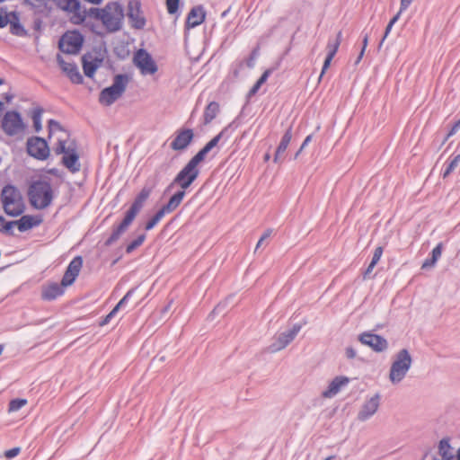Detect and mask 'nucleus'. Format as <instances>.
Instances as JSON below:
<instances>
[{"instance_id":"f257e3e1","label":"nucleus","mask_w":460,"mask_h":460,"mask_svg":"<svg viewBox=\"0 0 460 460\" xmlns=\"http://www.w3.org/2000/svg\"><path fill=\"white\" fill-rule=\"evenodd\" d=\"M151 192H152V188H150V187H144L140 190V192L135 198L131 207L127 211L123 220L116 227L113 228L111 234L106 240V242H105L106 246H110L112 243H114L120 237V235L126 232V230L128 228V226L134 221L136 216L142 209L145 202L150 196Z\"/></svg>"},{"instance_id":"f03ea898","label":"nucleus","mask_w":460,"mask_h":460,"mask_svg":"<svg viewBox=\"0 0 460 460\" xmlns=\"http://www.w3.org/2000/svg\"><path fill=\"white\" fill-rule=\"evenodd\" d=\"M57 155H63L62 164L72 173L78 172L81 169L77 145L74 140L59 139L55 147Z\"/></svg>"},{"instance_id":"7ed1b4c3","label":"nucleus","mask_w":460,"mask_h":460,"mask_svg":"<svg viewBox=\"0 0 460 460\" xmlns=\"http://www.w3.org/2000/svg\"><path fill=\"white\" fill-rule=\"evenodd\" d=\"M412 365V357L407 349H400L393 358L389 370V380L393 385L400 384Z\"/></svg>"},{"instance_id":"20e7f679","label":"nucleus","mask_w":460,"mask_h":460,"mask_svg":"<svg viewBox=\"0 0 460 460\" xmlns=\"http://www.w3.org/2000/svg\"><path fill=\"white\" fill-rule=\"evenodd\" d=\"M28 195L30 202L33 208L37 209H44L52 202V187L48 181H37L30 186Z\"/></svg>"},{"instance_id":"39448f33","label":"nucleus","mask_w":460,"mask_h":460,"mask_svg":"<svg viewBox=\"0 0 460 460\" xmlns=\"http://www.w3.org/2000/svg\"><path fill=\"white\" fill-rule=\"evenodd\" d=\"M124 20V9L117 2L108 3L102 8L100 21L109 32H115L121 29Z\"/></svg>"},{"instance_id":"423d86ee","label":"nucleus","mask_w":460,"mask_h":460,"mask_svg":"<svg viewBox=\"0 0 460 460\" xmlns=\"http://www.w3.org/2000/svg\"><path fill=\"white\" fill-rule=\"evenodd\" d=\"M3 208L6 215L18 217L24 212L25 207L20 191L12 185L4 187L1 193Z\"/></svg>"},{"instance_id":"0eeeda50","label":"nucleus","mask_w":460,"mask_h":460,"mask_svg":"<svg viewBox=\"0 0 460 460\" xmlns=\"http://www.w3.org/2000/svg\"><path fill=\"white\" fill-rule=\"evenodd\" d=\"M199 164V163L198 161H196L194 158H191L177 173L173 181L167 187L166 190H169L174 185H177L181 188L179 191H183L185 195V190L197 180L199 175V169L198 167Z\"/></svg>"},{"instance_id":"6e6552de","label":"nucleus","mask_w":460,"mask_h":460,"mask_svg":"<svg viewBox=\"0 0 460 460\" xmlns=\"http://www.w3.org/2000/svg\"><path fill=\"white\" fill-rule=\"evenodd\" d=\"M128 83V75H117L113 79L111 86L102 90L99 95V102L101 104L110 106L120 98L126 90Z\"/></svg>"},{"instance_id":"1a4fd4ad","label":"nucleus","mask_w":460,"mask_h":460,"mask_svg":"<svg viewBox=\"0 0 460 460\" xmlns=\"http://www.w3.org/2000/svg\"><path fill=\"white\" fill-rule=\"evenodd\" d=\"M1 128L8 137H22L26 132L27 124L21 113L16 111H8L3 116Z\"/></svg>"},{"instance_id":"9d476101","label":"nucleus","mask_w":460,"mask_h":460,"mask_svg":"<svg viewBox=\"0 0 460 460\" xmlns=\"http://www.w3.org/2000/svg\"><path fill=\"white\" fill-rule=\"evenodd\" d=\"M184 199L183 191L175 192L168 200V202L164 205L152 218H150L146 224L145 229L149 231L153 229L166 215L173 212L181 203Z\"/></svg>"},{"instance_id":"9b49d317","label":"nucleus","mask_w":460,"mask_h":460,"mask_svg":"<svg viewBox=\"0 0 460 460\" xmlns=\"http://www.w3.org/2000/svg\"><path fill=\"white\" fill-rule=\"evenodd\" d=\"M84 37L76 31L66 32L59 40V49L66 54H77L82 49Z\"/></svg>"},{"instance_id":"f8f14e48","label":"nucleus","mask_w":460,"mask_h":460,"mask_svg":"<svg viewBox=\"0 0 460 460\" xmlns=\"http://www.w3.org/2000/svg\"><path fill=\"white\" fill-rule=\"evenodd\" d=\"M301 328V324L296 323L291 329L279 333L275 338L274 341L270 345V352L275 353L285 349L289 343L293 341V340L300 332Z\"/></svg>"},{"instance_id":"ddd939ff","label":"nucleus","mask_w":460,"mask_h":460,"mask_svg":"<svg viewBox=\"0 0 460 460\" xmlns=\"http://www.w3.org/2000/svg\"><path fill=\"white\" fill-rule=\"evenodd\" d=\"M28 154L38 159L44 161L49 155V148L46 140L40 137H32L27 140Z\"/></svg>"},{"instance_id":"4468645a","label":"nucleus","mask_w":460,"mask_h":460,"mask_svg":"<svg viewBox=\"0 0 460 460\" xmlns=\"http://www.w3.org/2000/svg\"><path fill=\"white\" fill-rule=\"evenodd\" d=\"M127 16L134 29L141 30L146 26V20L141 10L140 0H128Z\"/></svg>"},{"instance_id":"2eb2a0df","label":"nucleus","mask_w":460,"mask_h":460,"mask_svg":"<svg viewBox=\"0 0 460 460\" xmlns=\"http://www.w3.org/2000/svg\"><path fill=\"white\" fill-rule=\"evenodd\" d=\"M66 12L70 14V22L73 24L80 25L85 22L87 18H93L100 21L102 8L92 7L88 10L82 9L81 3L79 2L78 9Z\"/></svg>"},{"instance_id":"dca6fc26","label":"nucleus","mask_w":460,"mask_h":460,"mask_svg":"<svg viewBox=\"0 0 460 460\" xmlns=\"http://www.w3.org/2000/svg\"><path fill=\"white\" fill-rule=\"evenodd\" d=\"M134 63L140 69L142 75H154L157 71L155 62L151 55L144 49H139L136 53Z\"/></svg>"},{"instance_id":"f3484780","label":"nucleus","mask_w":460,"mask_h":460,"mask_svg":"<svg viewBox=\"0 0 460 460\" xmlns=\"http://www.w3.org/2000/svg\"><path fill=\"white\" fill-rule=\"evenodd\" d=\"M231 125L224 128L217 136H215L210 141H208L203 148H201L192 158L199 163L202 162L206 155L216 147L221 140L224 142L227 141L230 137L229 128Z\"/></svg>"},{"instance_id":"a211bd4d","label":"nucleus","mask_w":460,"mask_h":460,"mask_svg":"<svg viewBox=\"0 0 460 460\" xmlns=\"http://www.w3.org/2000/svg\"><path fill=\"white\" fill-rule=\"evenodd\" d=\"M358 340L376 352H383L388 348V342L384 337L372 332H363Z\"/></svg>"},{"instance_id":"6ab92c4d","label":"nucleus","mask_w":460,"mask_h":460,"mask_svg":"<svg viewBox=\"0 0 460 460\" xmlns=\"http://www.w3.org/2000/svg\"><path fill=\"white\" fill-rule=\"evenodd\" d=\"M380 400L381 396L379 394L367 398L358 413V420L360 421L369 420L377 411L380 406Z\"/></svg>"},{"instance_id":"aec40b11","label":"nucleus","mask_w":460,"mask_h":460,"mask_svg":"<svg viewBox=\"0 0 460 460\" xmlns=\"http://www.w3.org/2000/svg\"><path fill=\"white\" fill-rule=\"evenodd\" d=\"M193 137L194 133L190 128L178 130L174 139L171 142L170 146L174 151L185 150L192 142Z\"/></svg>"},{"instance_id":"412c9836","label":"nucleus","mask_w":460,"mask_h":460,"mask_svg":"<svg viewBox=\"0 0 460 460\" xmlns=\"http://www.w3.org/2000/svg\"><path fill=\"white\" fill-rule=\"evenodd\" d=\"M83 266V259L81 256L75 257L68 264L65 274L62 278L63 286H70L72 285L77 276L80 273L81 268Z\"/></svg>"},{"instance_id":"4be33fe9","label":"nucleus","mask_w":460,"mask_h":460,"mask_svg":"<svg viewBox=\"0 0 460 460\" xmlns=\"http://www.w3.org/2000/svg\"><path fill=\"white\" fill-rule=\"evenodd\" d=\"M57 61L62 71L74 84H81L83 82V76L74 62L66 61L61 55L57 56Z\"/></svg>"},{"instance_id":"5701e85b","label":"nucleus","mask_w":460,"mask_h":460,"mask_svg":"<svg viewBox=\"0 0 460 460\" xmlns=\"http://www.w3.org/2000/svg\"><path fill=\"white\" fill-rule=\"evenodd\" d=\"M349 383V377L343 376H336L330 382L327 389L322 393V396L323 398H332L339 394L341 388L347 386Z\"/></svg>"},{"instance_id":"b1692460","label":"nucleus","mask_w":460,"mask_h":460,"mask_svg":"<svg viewBox=\"0 0 460 460\" xmlns=\"http://www.w3.org/2000/svg\"><path fill=\"white\" fill-rule=\"evenodd\" d=\"M102 58L93 56L92 53L84 55L83 57V69L87 77L92 78L95 74L98 67L102 63Z\"/></svg>"},{"instance_id":"393cba45","label":"nucleus","mask_w":460,"mask_h":460,"mask_svg":"<svg viewBox=\"0 0 460 460\" xmlns=\"http://www.w3.org/2000/svg\"><path fill=\"white\" fill-rule=\"evenodd\" d=\"M65 288L66 286H63L62 282L60 284L58 282L49 283L42 288L41 298L47 301L55 300L64 294Z\"/></svg>"},{"instance_id":"a878e982","label":"nucleus","mask_w":460,"mask_h":460,"mask_svg":"<svg viewBox=\"0 0 460 460\" xmlns=\"http://www.w3.org/2000/svg\"><path fill=\"white\" fill-rule=\"evenodd\" d=\"M206 13L201 5L194 6L187 15L186 28L191 29L199 26L205 21Z\"/></svg>"},{"instance_id":"bb28decb","label":"nucleus","mask_w":460,"mask_h":460,"mask_svg":"<svg viewBox=\"0 0 460 460\" xmlns=\"http://www.w3.org/2000/svg\"><path fill=\"white\" fill-rule=\"evenodd\" d=\"M11 19L9 22L10 32L15 36L22 37L27 34L26 30L20 22L19 14L15 12H11Z\"/></svg>"},{"instance_id":"cd10ccee","label":"nucleus","mask_w":460,"mask_h":460,"mask_svg":"<svg viewBox=\"0 0 460 460\" xmlns=\"http://www.w3.org/2000/svg\"><path fill=\"white\" fill-rule=\"evenodd\" d=\"M37 3L43 4L46 2H52L55 5L62 11L76 10L79 6L78 0H34Z\"/></svg>"},{"instance_id":"c85d7f7f","label":"nucleus","mask_w":460,"mask_h":460,"mask_svg":"<svg viewBox=\"0 0 460 460\" xmlns=\"http://www.w3.org/2000/svg\"><path fill=\"white\" fill-rule=\"evenodd\" d=\"M16 226L20 232H25L33 226L40 225V220L35 219L31 216H22L19 220L15 221Z\"/></svg>"},{"instance_id":"c756f323","label":"nucleus","mask_w":460,"mask_h":460,"mask_svg":"<svg viewBox=\"0 0 460 460\" xmlns=\"http://www.w3.org/2000/svg\"><path fill=\"white\" fill-rule=\"evenodd\" d=\"M291 139H292V128H288L287 129V131L285 132V134L283 135L279 146L277 147L275 157H274V162H276V163L279 162L281 154H283L287 150Z\"/></svg>"},{"instance_id":"7c9ffc66","label":"nucleus","mask_w":460,"mask_h":460,"mask_svg":"<svg viewBox=\"0 0 460 460\" xmlns=\"http://www.w3.org/2000/svg\"><path fill=\"white\" fill-rule=\"evenodd\" d=\"M219 112V105L216 102H209L207 107L205 108L204 113H203V119L204 124L210 123L217 115Z\"/></svg>"},{"instance_id":"2f4dec72","label":"nucleus","mask_w":460,"mask_h":460,"mask_svg":"<svg viewBox=\"0 0 460 460\" xmlns=\"http://www.w3.org/2000/svg\"><path fill=\"white\" fill-rule=\"evenodd\" d=\"M438 451L443 460H455V455L452 452L448 439L443 438L440 440Z\"/></svg>"},{"instance_id":"473e14b6","label":"nucleus","mask_w":460,"mask_h":460,"mask_svg":"<svg viewBox=\"0 0 460 460\" xmlns=\"http://www.w3.org/2000/svg\"><path fill=\"white\" fill-rule=\"evenodd\" d=\"M341 39H342V33H341V31H339L337 33V36L335 39H330L328 40V43L326 46V49L328 51V53H327L328 56L334 58V56L336 55V53L339 49V47L341 45Z\"/></svg>"},{"instance_id":"72a5a7b5","label":"nucleus","mask_w":460,"mask_h":460,"mask_svg":"<svg viewBox=\"0 0 460 460\" xmlns=\"http://www.w3.org/2000/svg\"><path fill=\"white\" fill-rule=\"evenodd\" d=\"M460 164V154L452 155L447 160V164L443 172V178H447Z\"/></svg>"},{"instance_id":"f704fd0d","label":"nucleus","mask_w":460,"mask_h":460,"mask_svg":"<svg viewBox=\"0 0 460 460\" xmlns=\"http://www.w3.org/2000/svg\"><path fill=\"white\" fill-rule=\"evenodd\" d=\"M272 74V69H267L263 72L258 81L254 84V85L249 91V96L255 95L260 90L261 86L265 84L270 75Z\"/></svg>"},{"instance_id":"c9c22d12","label":"nucleus","mask_w":460,"mask_h":460,"mask_svg":"<svg viewBox=\"0 0 460 460\" xmlns=\"http://www.w3.org/2000/svg\"><path fill=\"white\" fill-rule=\"evenodd\" d=\"M43 109L41 107H37L33 109L31 112V119L33 122V127L36 132H40L42 128L41 125V118L43 114Z\"/></svg>"},{"instance_id":"e433bc0d","label":"nucleus","mask_w":460,"mask_h":460,"mask_svg":"<svg viewBox=\"0 0 460 460\" xmlns=\"http://www.w3.org/2000/svg\"><path fill=\"white\" fill-rule=\"evenodd\" d=\"M146 235L140 234L136 238L134 241H132L126 248L127 253H131L134 250H136L137 247H139L145 241Z\"/></svg>"},{"instance_id":"4c0bfd02","label":"nucleus","mask_w":460,"mask_h":460,"mask_svg":"<svg viewBox=\"0 0 460 460\" xmlns=\"http://www.w3.org/2000/svg\"><path fill=\"white\" fill-rule=\"evenodd\" d=\"M27 403L25 399H13L9 402V411H17Z\"/></svg>"},{"instance_id":"58836bf2","label":"nucleus","mask_w":460,"mask_h":460,"mask_svg":"<svg viewBox=\"0 0 460 460\" xmlns=\"http://www.w3.org/2000/svg\"><path fill=\"white\" fill-rule=\"evenodd\" d=\"M136 288H130L126 295L119 300V302L115 305V308L119 311L120 308L124 307L129 299L132 297L135 293Z\"/></svg>"},{"instance_id":"ea45409f","label":"nucleus","mask_w":460,"mask_h":460,"mask_svg":"<svg viewBox=\"0 0 460 460\" xmlns=\"http://www.w3.org/2000/svg\"><path fill=\"white\" fill-rule=\"evenodd\" d=\"M258 56H259V49H255L252 51L249 58L243 61V63H245L249 68H252L255 65V61H256ZM242 65H243V62L240 64V66H242Z\"/></svg>"},{"instance_id":"a19ab883","label":"nucleus","mask_w":460,"mask_h":460,"mask_svg":"<svg viewBox=\"0 0 460 460\" xmlns=\"http://www.w3.org/2000/svg\"><path fill=\"white\" fill-rule=\"evenodd\" d=\"M180 0H166L167 12L174 14L178 12Z\"/></svg>"},{"instance_id":"79ce46f5","label":"nucleus","mask_w":460,"mask_h":460,"mask_svg":"<svg viewBox=\"0 0 460 460\" xmlns=\"http://www.w3.org/2000/svg\"><path fill=\"white\" fill-rule=\"evenodd\" d=\"M48 128L49 134H53L56 131H62L63 128L59 122L55 119H49L48 122Z\"/></svg>"},{"instance_id":"37998d69","label":"nucleus","mask_w":460,"mask_h":460,"mask_svg":"<svg viewBox=\"0 0 460 460\" xmlns=\"http://www.w3.org/2000/svg\"><path fill=\"white\" fill-rule=\"evenodd\" d=\"M442 251H443L442 243H438L437 246L433 248V250L431 252V257H432L433 261H438V259L441 257Z\"/></svg>"},{"instance_id":"c03bdc74","label":"nucleus","mask_w":460,"mask_h":460,"mask_svg":"<svg viewBox=\"0 0 460 460\" xmlns=\"http://www.w3.org/2000/svg\"><path fill=\"white\" fill-rule=\"evenodd\" d=\"M16 226L15 221L5 222L0 226V232L4 234H12L13 227Z\"/></svg>"},{"instance_id":"a18cd8bd","label":"nucleus","mask_w":460,"mask_h":460,"mask_svg":"<svg viewBox=\"0 0 460 460\" xmlns=\"http://www.w3.org/2000/svg\"><path fill=\"white\" fill-rule=\"evenodd\" d=\"M367 43H368V34H365L364 37H363V47H362V49L355 62V64H358L360 62V60L362 59L363 58V55L365 53V49L367 46Z\"/></svg>"},{"instance_id":"49530a36","label":"nucleus","mask_w":460,"mask_h":460,"mask_svg":"<svg viewBox=\"0 0 460 460\" xmlns=\"http://www.w3.org/2000/svg\"><path fill=\"white\" fill-rule=\"evenodd\" d=\"M382 254H383V248L380 246L376 247L374 252L371 262H373V264H377V262L380 261Z\"/></svg>"},{"instance_id":"de8ad7c7","label":"nucleus","mask_w":460,"mask_h":460,"mask_svg":"<svg viewBox=\"0 0 460 460\" xmlns=\"http://www.w3.org/2000/svg\"><path fill=\"white\" fill-rule=\"evenodd\" d=\"M11 13H6L5 14H0V28H4L9 24L11 19Z\"/></svg>"},{"instance_id":"09e8293b","label":"nucleus","mask_w":460,"mask_h":460,"mask_svg":"<svg viewBox=\"0 0 460 460\" xmlns=\"http://www.w3.org/2000/svg\"><path fill=\"white\" fill-rule=\"evenodd\" d=\"M332 57L331 56H326L325 58V60L323 62V68H322V72H321V75H320V77H319V80L322 79L323 75H324V73L326 72V70L329 68L330 65H331V62L332 60Z\"/></svg>"},{"instance_id":"8fccbe9b","label":"nucleus","mask_w":460,"mask_h":460,"mask_svg":"<svg viewBox=\"0 0 460 460\" xmlns=\"http://www.w3.org/2000/svg\"><path fill=\"white\" fill-rule=\"evenodd\" d=\"M118 313V310L114 307L103 319V321L101 323L102 325H105L110 323V321L115 316V314Z\"/></svg>"},{"instance_id":"3c124183","label":"nucleus","mask_w":460,"mask_h":460,"mask_svg":"<svg viewBox=\"0 0 460 460\" xmlns=\"http://www.w3.org/2000/svg\"><path fill=\"white\" fill-rule=\"evenodd\" d=\"M19 453H20V447H13V448H11V449L5 451L4 456L7 458H13V457H15L16 456H18Z\"/></svg>"},{"instance_id":"603ef678","label":"nucleus","mask_w":460,"mask_h":460,"mask_svg":"<svg viewBox=\"0 0 460 460\" xmlns=\"http://www.w3.org/2000/svg\"><path fill=\"white\" fill-rule=\"evenodd\" d=\"M271 232L272 231L270 229H268L265 231V233L262 234V236L260 238V240L257 243L256 250L259 249L261 247V245L262 244V243L265 242V240L270 236Z\"/></svg>"},{"instance_id":"864d4df0","label":"nucleus","mask_w":460,"mask_h":460,"mask_svg":"<svg viewBox=\"0 0 460 460\" xmlns=\"http://www.w3.org/2000/svg\"><path fill=\"white\" fill-rule=\"evenodd\" d=\"M436 263H437V261H432V257L428 258L423 261V263L421 265V269L426 270V269L433 268L436 265Z\"/></svg>"},{"instance_id":"5fc2aeb1","label":"nucleus","mask_w":460,"mask_h":460,"mask_svg":"<svg viewBox=\"0 0 460 460\" xmlns=\"http://www.w3.org/2000/svg\"><path fill=\"white\" fill-rule=\"evenodd\" d=\"M345 354L348 358L352 359L356 358L357 351L352 347H348L346 348Z\"/></svg>"},{"instance_id":"6e6d98bb","label":"nucleus","mask_w":460,"mask_h":460,"mask_svg":"<svg viewBox=\"0 0 460 460\" xmlns=\"http://www.w3.org/2000/svg\"><path fill=\"white\" fill-rule=\"evenodd\" d=\"M459 128H460V119L453 125L452 128L450 129L449 133L447 134V137L455 135Z\"/></svg>"},{"instance_id":"4d7b16f0","label":"nucleus","mask_w":460,"mask_h":460,"mask_svg":"<svg viewBox=\"0 0 460 460\" xmlns=\"http://www.w3.org/2000/svg\"><path fill=\"white\" fill-rule=\"evenodd\" d=\"M393 26H394V25H393V24H391V23H388V24H387V26H386V28H385V35H384V37L382 38V40H381V41H380V43H379V47H381V46H382V44L384 43L385 40V39H386V37L389 35V33H390V31H391V30H392Z\"/></svg>"},{"instance_id":"13d9d810","label":"nucleus","mask_w":460,"mask_h":460,"mask_svg":"<svg viewBox=\"0 0 460 460\" xmlns=\"http://www.w3.org/2000/svg\"><path fill=\"white\" fill-rule=\"evenodd\" d=\"M412 0H401V12L405 11L411 4Z\"/></svg>"},{"instance_id":"bf43d9fd","label":"nucleus","mask_w":460,"mask_h":460,"mask_svg":"<svg viewBox=\"0 0 460 460\" xmlns=\"http://www.w3.org/2000/svg\"><path fill=\"white\" fill-rule=\"evenodd\" d=\"M312 138H313V136L312 135H308L305 140L303 141L301 146H300V151H303L307 146L308 144L312 141Z\"/></svg>"},{"instance_id":"052dcab7","label":"nucleus","mask_w":460,"mask_h":460,"mask_svg":"<svg viewBox=\"0 0 460 460\" xmlns=\"http://www.w3.org/2000/svg\"><path fill=\"white\" fill-rule=\"evenodd\" d=\"M376 264H373V262H370L368 267L367 268L365 273H364V277L367 278L373 270V269L375 268Z\"/></svg>"},{"instance_id":"680f3d73","label":"nucleus","mask_w":460,"mask_h":460,"mask_svg":"<svg viewBox=\"0 0 460 460\" xmlns=\"http://www.w3.org/2000/svg\"><path fill=\"white\" fill-rule=\"evenodd\" d=\"M402 12H401V9L399 12L390 20L389 23L394 25V23L399 20L401 14Z\"/></svg>"},{"instance_id":"e2e57ef3","label":"nucleus","mask_w":460,"mask_h":460,"mask_svg":"<svg viewBox=\"0 0 460 460\" xmlns=\"http://www.w3.org/2000/svg\"><path fill=\"white\" fill-rule=\"evenodd\" d=\"M5 219L3 216H0V226L4 225L5 223Z\"/></svg>"},{"instance_id":"0e129e2a","label":"nucleus","mask_w":460,"mask_h":460,"mask_svg":"<svg viewBox=\"0 0 460 460\" xmlns=\"http://www.w3.org/2000/svg\"><path fill=\"white\" fill-rule=\"evenodd\" d=\"M456 457L457 460H460V447L458 448L457 452H456V456H455V458Z\"/></svg>"},{"instance_id":"69168bd1","label":"nucleus","mask_w":460,"mask_h":460,"mask_svg":"<svg viewBox=\"0 0 460 460\" xmlns=\"http://www.w3.org/2000/svg\"><path fill=\"white\" fill-rule=\"evenodd\" d=\"M220 309V305L215 307L214 311L212 312L213 314H215L217 311H218Z\"/></svg>"},{"instance_id":"338daca9","label":"nucleus","mask_w":460,"mask_h":460,"mask_svg":"<svg viewBox=\"0 0 460 460\" xmlns=\"http://www.w3.org/2000/svg\"><path fill=\"white\" fill-rule=\"evenodd\" d=\"M302 151H300V149L296 152V154L295 155V158H297V156L300 155Z\"/></svg>"},{"instance_id":"774afa93","label":"nucleus","mask_w":460,"mask_h":460,"mask_svg":"<svg viewBox=\"0 0 460 460\" xmlns=\"http://www.w3.org/2000/svg\"><path fill=\"white\" fill-rule=\"evenodd\" d=\"M324 460H334V457H333V456H329V457H327V458H326V459H324Z\"/></svg>"}]
</instances>
